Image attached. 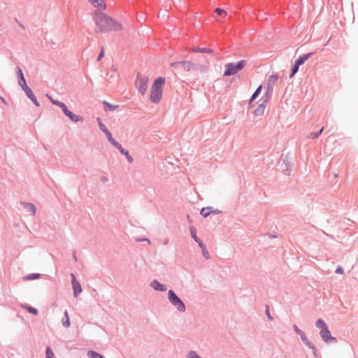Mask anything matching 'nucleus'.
Masks as SVG:
<instances>
[{
    "mask_svg": "<svg viewBox=\"0 0 358 358\" xmlns=\"http://www.w3.org/2000/svg\"><path fill=\"white\" fill-rule=\"evenodd\" d=\"M54 105H57L59 107H60L64 114L66 113L69 110L66 106L61 101L60 102H54Z\"/></svg>",
    "mask_w": 358,
    "mask_h": 358,
    "instance_id": "4be33fe9",
    "label": "nucleus"
},
{
    "mask_svg": "<svg viewBox=\"0 0 358 358\" xmlns=\"http://www.w3.org/2000/svg\"><path fill=\"white\" fill-rule=\"evenodd\" d=\"M40 277V275L38 274V273H34V274H31V275H28L27 276H25L24 278V280H34V279H37Z\"/></svg>",
    "mask_w": 358,
    "mask_h": 358,
    "instance_id": "bb28decb",
    "label": "nucleus"
},
{
    "mask_svg": "<svg viewBox=\"0 0 358 358\" xmlns=\"http://www.w3.org/2000/svg\"><path fill=\"white\" fill-rule=\"evenodd\" d=\"M24 207L27 209L30 215H34L36 213V208L31 203H23Z\"/></svg>",
    "mask_w": 358,
    "mask_h": 358,
    "instance_id": "2eb2a0df",
    "label": "nucleus"
},
{
    "mask_svg": "<svg viewBox=\"0 0 358 358\" xmlns=\"http://www.w3.org/2000/svg\"><path fill=\"white\" fill-rule=\"evenodd\" d=\"M98 120V122H99V128L103 132V133H108V129L105 127V125L101 122L100 119L98 118L97 119Z\"/></svg>",
    "mask_w": 358,
    "mask_h": 358,
    "instance_id": "c85d7f7f",
    "label": "nucleus"
},
{
    "mask_svg": "<svg viewBox=\"0 0 358 358\" xmlns=\"http://www.w3.org/2000/svg\"><path fill=\"white\" fill-rule=\"evenodd\" d=\"M301 336V339L303 340V341L306 344V345H309V341L307 339L306 336H305L304 333L303 332L302 334H300Z\"/></svg>",
    "mask_w": 358,
    "mask_h": 358,
    "instance_id": "ea45409f",
    "label": "nucleus"
},
{
    "mask_svg": "<svg viewBox=\"0 0 358 358\" xmlns=\"http://www.w3.org/2000/svg\"><path fill=\"white\" fill-rule=\"evenodd\" d=\"M310 56V54H306V55H304L301 57H300L296 62L295 63L300 66L301 64H303Z\"/></svg>",
    "mask_w": 358,
    "mask_h": 358,
    "instance_id": "dca6fc26",
    "label": "nucleus"
},
{
    "mask_svg": "<svg viewBox=\"0 0 358 358\" xmlns=\"http://www.w3.org/2000/svg\"><path fill=\"white\" fill-rule=\"evenodd\" d=\"M169 299L172 305L176 306L180 312L185 311V306L180 299L174 293L173 290L169 291Z\"/></svg>",
    "mask_w": 358,
    "mask_h": 358,
    "instance_id": "20e7f679",
    "label": "nucleus"
},
{
    "mask_svg": "<svg viewBox=\"0 0 358 358\" xmlns=\"http://www.w3.org/2000/svg\"><path fill=\"white\" fill-rule=\"evenodd\" d=\"M31 100L33 101V103L36 106H39V103L38 102L36 96H34V98L31 99Z\"/></svg>",
    "mask_w": 358,
    "mask_h": 358,
    "instance_id": "a18cd8bd",
    "label": "nucleus"
},
{
    "mask_svg": "<svg viewBox=\"0 0 358 358\" xmlns=\"http://www.w3.org/2000/svg\"><path fill=\"white\" fill-rule=\"evenodd\" d=\"M195 68L201 74L207 73L209 71V66L208 64H199L195 66Z\"/></svg>",
    "mask_w": 358,
    "mask_h": 358,
    "instance_id": "f8f14e48",
    "label": "nucleus"
},
{
    "mask_svg": "<svg viewBox=\"0 0 358 358\" xmlns=\"http://www.w3.org/2000/svg\"><path fill=\"white\" fill-rule=\"evenodd\" d=\"M245 65V61L241 60L236 64L228 63L224 66V76H231L235 75L239 71L242 70Z\"/></svg>",
    "mask_w": 358,
    "mask_h": 358,
    "instance_id": "7ed1b4c3",
    "label": "nucleus"
},
{
    "mask_svg": "<svg viewBox=\"0 0 358 358\" xmlns=\"http://www.w3.org/2000/svg\"><path fill=\"white\" fill-rule=\"evenodd\" d=\"M188 358H201L194 351H191L188 354Z\"/></svg>",
    "mask_w": 358,
    "mask_h": 358,
    "instance_id": "c9c22d12",
    "label": "nucleus"
},
{
    "mask_svg": "<svg viewBox=\"0 0 358 358\" xmlns=\"http://www.w3.org/2000/svg\"><path fill=\"white\" fill-rule=\"evenodd\" d=\"M152 287L155 290L165 291L166 287L165 285L159 283L157 280H155L151 282Z\"/></svg>",
    "mask_w": 358,
    "mask_h": 358,
    "instance_id": "1a4fd4ad",
    "label": "nucleus"
},
{
    "mask_svg": "<svg viewBox=\"0 0 358 358\" xmlns=\"http://www.w3.org/2000/svg\"><path fill=\"white\" fill-rule=\"evenodd\" d=\"M23 308H26L29 313H31L35 315H38V310L33 307L23 306Z\"/></svg>",
    "mask_w": 358,
    "mask_h": 358,
    "instance_id": "a878e982",
    "label": "nucleus"
},
{
    "mask_svg": "<svg viewBox=\"0 0 358 358\" xmlns=\"http://www.w3.org/2000/svg\"><path fill=\"white\" fill-rule=\"evenodd\" d=\"M323 131V128H322L319 131L317 132H315V133H310L308 136V138H312V139H314V138H316L319 136V135Z\"/></svg>",
    "mask_w": 358,
    "mask_h": 358,
    "instance_id": "c756f323",
    "label": "nucleus"
},
{
    "mask_svg": "<svg viewBox=\"0 0 358 358\" xmlns=\"http://www.w3.org/2000/svg\"><path fill=\"white\" fill-rule=\"evenodd\" d=\"M190 231H191V234H192V238H194V240L198 243V244L199 245V242H202L201 241H200L197 236H196V229L194 228V227H192L190 229Z\"/></svg>",
    "mask_w": 358,
    "mask_h": 358,
    "instance_id": "b1692460",
    "label": "nucleus"
},
{
    "mask_svg": "<svg viewBox=\"0 0 358 358\" xmlns=\"http://www.w3.org/2000/svg\"><path fill=\"white\" fill-rule=\"evenodd\" d=\"M106 135L108 138V140H112L113 137H112V135L110 134V132L108 131V133H106Z\"/></svg>",
    "mask_w": 358,
    "mask_h": 358,
    "instance_id": "09e8293b",
    "label": "nucleus"
},
{
    "mask_svg": "<svg viewBox=\"0 0 358 358\" xmlns=\"http://www.w3.org/2000/svg\"><path fill=\"white\" fill-rule=\"evenodd\" d=\"M336 272L338 273H343V269L341 267H338L336 270Z\"/></svg>",
    "mask_w": 358,
    "mask_h": 358,
    "instance_id": "49530a36",
    "label": "nucleus"
},
{
    "mask_svg": "<svg viewBox=\"0 0 358 358\" xmlns=\"http://www.w3.org/2000/svg\"><path fill=\"white\" fill-rule=\"evenodd\" d=\"M262 85H259L257 87V89L256 90V91L252 94V97L250 99V103H251L257 98V96L260 94V92L262 91Z\"/></svg>",
    "mask_w": 358,
    "mask_h": 358,
    "instance_id": "aec40b11",
    "label": "nucleus"
},
{
    "mask_svg": "<svg viewBox=\"0 0 358 358\" xmlns=\"http://www.w3.org/2000/svg\"><path fill=\"white\" fill-rule=\"evenodd\" d=\"M19 85L22 87L23 90L25 89L26 87H28L26 83V80L24 78H21L19 81Z\"/></svg>",
    "mask_w": 358,
    "mask_h": 358,
    "instance_id": "f704fd0d",
    "label": "nucleus"
},
{
    "mask_svg": "<svg viewBox=\"0 0 358 358\" xmlns=\"http://www.w3.org/2000/svg\"><path fill=\"white\" fill-rule=\"evenodd\" d=\"M220 212L218 210H212L210 207L207 208H203L201 210V215H203L204 217H206L208 216L210 213H215L217 214Z\"/></svg>",
    "mask_w": 358,
    "mask_h": 358,
    "instance_id": "9b49d317",
    "label": "nucleus"
},
{
    "mask_svg": "<svg viewBox=\"0 0 358 358\" xmlns=\"http://www.w3.org/2000/svg\"><path fill=\"white\" fill-rule=\"evenodd\" d=\"M87 356L90 357V358H103V356H101V355L98 354L97 352H94V351H89L87 352Z\"/></svg>",
    "mask_w": 358,
    "mask_h": 358,
    "instance_id": "412c9836",
    "label": "nucleus"
},
{
    "mask_svg": "<svg viewBox=\"0 0 358 358\" xmlns=\"http://www.w3.org/2000/svg\"><path fill=\"white\" fill-rule=\"evenodd\" d=\"M279 79V77L277 75H272L269 77L268 81V89H272V87L276 84Z\"/></svg>",
    "mask_w": 358,
    "mask_h": 358,
    "instance_id": "4468645a",
    "label": "nucleus"
},
{
    "mask_svg": "<svg viewBox=\"0 0 358 358\" xmlns=\"http://www.w3.org/2000/svg\"><path fill=\"white\" fill-rule=\"evenodd\" d=\"M294 329L297 334H299V335L302 334L303 331H301L296 326H294Z\"/></svg>",
    "mask_w": 358,
    "mask_h": 358,
    "instance_id": "c03bdc74",
    "label": "nucleus"
},
{
    "mask_svg": "<svg viewBox=\"0 0 358 358\" xmlns=\"http://www.w3.org/2000/svg\"><path fill=\"white\" fill-rule=\"evenodd\" d=\"M109 142L118 150L120 149L122 147V145L119 143H117L113 138H112V140H109Z\"/></svg>",
    "mask_w": 358,
    "mask_h": 358,
    "instance_id": "72a5a7b5",
    "label": "nucleus"
},
{
    "mask_svg": "<svg viewBox=\"0 0 358 358\" xmlns=\"http://www.w3.org/2000/svg\"><path fill=\"white\" fill-rule=\"evenodd\" d=\"M299 67V66L295 63L290 76L291 77H292L298 71Z\"/></svg>",
    "mask_w": 358,
    "mask_h": 358,
    "instance_id": "e433bc0d",
    "label": "nucleus"
},
{
    "mask_svg": "<svg viewBox=\"0 0 358 358\" xmlns=\"http://www.w3.org/2000/svg\"><path fill=\"white\" fill-rule=\"evenodd\" d=\"M50 101L52 102V104H54V102H59V101L55 100L52 99V96L47 95Z\"/></svg>",
    "mask_w": 358,
    "mask_h": 358,
    "instance_id": "de8ad7c7",
    "label": "nucleus"
},
{
    "mask_svg": "<svg viewBox=\"0 0 358 358\" xmlns=\"http://www.w3.org/2000/svg\"><path fill=\"white\" fill-rule=\"evenodd\" d=\"M94 7L102 10H106V6L103 0H88Z\"/></svg>",
    "mask_w": 358,
    "mask_h": 358,
    "instance_id": "6e6552de",
    "label": "nucleus"
},
{
    "mask_svg": "<svg viewBox=\"0 0 358 358\" xmlns=\"http://www.w3.org/2000/svg\"><path fill=\"white\" fill-rule=\"evenodd\" d=\"M109 142L118 150L120 149L122 147V145L119 143H117L113 138H112V140H109Z\"/></svg>",
    "mask_w": 358,
    "mask_h": 358,
    "instance_id": "473e14b6",
    "label": "nucleus"
},
{
    "mask_svg": "<svg viewBox=\"0 0 358 358\" xmlns=\"http://www.w3.org/2000/svg\"><path fill=\"white\" fill-rule=\"evenodd\" d=\"M215 12L217 14H218L219 15H222L223 17H226V16H227V11H226V10H222V9L219 8H216V9L215 10Z\"/></svg>",
    "mask_w": 358,
    "mask_h": 358,
    "instance_id": "7c9ffc66",
    "label": "nucleus"
},
{
    "mask_svg": "<svg viewBox=\"0 0 358 358\" xmlns=\"http://www.w3.org/2000/svg\"><path fill=\"white\" fill-rule=\"evenodd\" d=\"M104 104L109 108V110H115L117 106H113V105H111L109 103H106V102H104Z\"/></svg>",
    "mask_w": 358,
    "mask_h": 358,
    "instance_id": "4c0bfd02",
    "label": "nucleus"
},
{
    "mask_svg": "<svg viewBox=\"0 0 358 358\" xmlns=\"http://www.w3.org/2000/svg\"><path fill=\"white\" fill-rule=\"evenodd\" d=\"M103 55H104V50H103V49L102 48V50H101V52H100V54H99V57H98V58H97V60H98V61L101 60V58L103 57Z\"/></svg>",
    "mask_w": 358,
    "mask_h": 358,
    "instance_id": "37998d69",
    "label": "nucleus"
},
{
    "mask_svg": "<svg viewBox=\"0 0 358 358\" xmlns=\"http://www.w3.org/2000/svg\"><path fill=\"white\" fill-rule=\"evenodd\" d=\"M320 335L325 342L336 341V338L331 336V333L327 327L321 329Z\"/></svg>",
    "mask_w": 358,
    "mask_h": 358,
    "instance_id": "0eeeda50",
    "label": "nucleus"
},
{
    "mask_svg": "<svg viewBox=\"0 0 358 358\" xmlns=\"http://www.w3.org/2000/svg\"><path fill=\"white\" fill-rule=\"evenodd\" d=\"M0 99H1V97L0 96Z\"/></svg>",
    "mask_w": 358,
    "mask_h": 358,
    "instance_id": "8fccbe9b",
    "label": "nucleus"
},
{
    "mask_svg": "<svg viewBox=\"0 0 358 358\" xmlns=\"http://www.w3.org/2000/svg\"><path fill=\"white\" fill-rule=\"evenodd\" d=\"M65 115L73 122H77L79 121L83 120V117L78 116L76 115H74L73 113H71L70 110H68Z\"/></svg>",
    "mask_w": 358,
    "mask_h": 358,
    "instance_id": "ddd939ff",
    "label": "nucleus"
},
{
    "mask_svg": "<svg viewBox=\"0 0 358 358\" xmlns=\"http://www.w3.org/2000/svg\"><path fill=\"white\" fill-rule=\"evenodd\" d=\"M72 278V286L73 289L74 296H77L78 294L82 292V288L80 282L77 281L76 276L73 273L71 274Z\"/></svg>",
    "mask_w": 358,
    "mask_h": 358,
    "instance_id": "423d86ee",
    "label": "nucleus"
},
{
    "mask_svg": "<svg viewBox=\"0 0 358 358\" xmlns=\"http://www.w3.org/2000/svg\"><path fill=\"white\" fill-rule=\"evenodd\" d=\"M165 83L163 78H157L155 79L150 90V99L154 103H158L162 96V89Z\"/></svg>",
    "mask_w": 358,
    "mask_h": 358,
    "instance_id": "f03ea898",
    "label": "nucleus"
},
{
    "mask_svg": "<svg viewBox=\"0 0 358 358\" xmlns=\"http://www.w3.org/2000/svg\"><path fill=\"white\" fill-rule=\"evenodd\" d=\"M17 75H18V76H19V78H20V80L21 78H24V75H23V73H22V71L21 69H20V68H18V69H17Z\"/></svg>",
    "mask_w": 358,
    "mask_h": 358,
    "instance_id": "a19ab883",
    "label": "nucleus"
},
{
    "mask_svg": "<svg viewBox=\"0 0 358 358\" xmlns=\"http://www.w3.org/2000/svg\"><path fill=\"white\" fill-rule=\"evenodd\" d=\"M199 247L202 249V253H203V255L204 257H206V259H208L209 257V254L208 252V251L206 250L204 245L203 244L202 242H199Z\"/></svg>",
    "mask_w": 358,
    "mask_h": 358,
    "instance_id": "5701e85b",
    "label": "nucleus"
},
{
    "mask_svg": "<svg viewBox=\"0 0 358 358\" xmlns=\"http://www.w3.org/2000/svg\"><path fill=\"white\" fill-rule=\"evenodd\" d=\"M148 79L145 77L139 78L136 81V86L141 94H144L147 91Z\"/></svg>",
    "mask_w": 358,
    "mask_h": 358,
    "instance_id": "39448f33",
    "label": "nucleus"
},
{
    "mask_svg": "<svg viewBox=\"0 0 358 358\" xmlns=\"http://www.w3.org/2000/svg\"><path fill=\"white\" fill-rule=\"evenodd\" d=\"M46 358H55L54 353L50 348L46 349Z\"/></svg>",
    "mask_w": 358,
    "mask_h": 358,
    "instance_id": "2f4dec72",
    "label": "nucleus"
},
{
    "mask_svg": "<svg viewBox=\"0 0 358 358\" xmlns=\"http://www.w3.org/2000/svg\"><path fill=\"white\" fill-rule=\"evenodd\" d=\"M26 93L27 96L31 99L34 98L35 96L32 92L31 90L29 87H26L24 90H23Z\"/></svg>",
    "mask_w": 358,
    "mask_h": 358,
    "instance_id": "393cba45",
    "label": "nucleus"
},
{
    "mask_svg": "<svg viewBox=\"0 0 358 358\" xmlns=\"http://www.w3.org/2000/svg\"><path fill=\"white\" fill-rule=\"evenodd\" d=\"M316 326H317V327H318V328H321V329H324V328L327 327V324H326L324 323V322L322 320H321V319H320V320H318L317 321V322H316Z\"/></svg>",
    "mask_w": 358,
    "mask_h": 358,
    "instance_id": "cd10ccee",
    "label": "nucleus"
},
{
    "mask_svg": "<svg viewBox=\"0 0 358 358\" xmlns=\"http://www.w3.org/2000/svg\"><path fill=\"white\" fill-rule=\"evenodd\" d=\"M62 323H63V326L65 327V328H68L70 327V319H69V315H68V312L67 311H65L64 312V318L62 320Z\"/></svg>",
    "mask_w": 358,
    "mask_h": 358,
    "instance_id": "f3484780",
    "label": "nucleus"
},
{
    "mask_svg": "<svg viewBox=\"0 0 358 358\" xmlns=\"http://www.w3.org/2000/svg\"><path fill=\"white\" fill-rule=\"evenodd\" d=\"M183 64H184V65L186 66V68L187 69V70H189L190 68H192V66H194V64H192L190 62H184Z\"/></svg>",
    "mask_w": 358,
    "mask_h": 358,
    "instance_id": "58836bf2",
    "label": "nucleus"
},
{
    "mask_svg": "<svg viewBox=\"0 0 358 358\" xmlns=\"http://www.w3.org/2000/svg\"><path fill=\"white\" fill-rule=\"evenodd\" d=\"M192 52H205V53H208V54H211L213 52V50L212 49H208V48H192Z\"/></svg>",
    "mask_w": 358,
    "mask_h": 358,
    "instance_id": "a211bd4d",
    "label": "nucleus"
},
{
    "mask_svg": "<svg viewBox=\"0 0 358 358\" xmlns=\"http://www.w3.org/2000/svg\"><path fill=\"white\" fill-rule=\"evenodd\" d=\"M119 150H120V152L122 155H125V157H127V159L128 160V162H129V163L133 162V158H132V157L129 154V152H128V151L125 150L122 147H121V148H120V149H119Z\"/></svg>",
    "mask_w": 358,
    "mask_h": 358,
    "instance_id": "6ab92c4d",
    "label": "nucleus"
},
{
    "mask_svg": "<svg viewBox=\"0 0 358 358\" xmlns=\"http://www.w3.org/2000/svg\"><path fill=\"white\" fill-rule=\"evenodd\" d=\"M95 31L106 33L110 31H121L124 29V24L103 13H96L94 17Z\"/></svg>",
    "mask_w": 358,
    "mask_h": 358,
    "instance_id": "f257e3e1",
    "label": "nucleus"
},
{
    "mask_svg": "<svg viewBox=\"0 0 358 358\" xmlns=\"http://www.w3.org/2000/svg\"><path fill=\"white\" fill-rule=\"evenodd\" d=\"M266 101H265L263 103L260 104L254 111V114L256 116H261L264 114L266 108Z\"/></svg>",
    "mask_w": 358,
    "mask_h": 358,
    "instance_id": "9d476101",
    "label": "nucleus"
},
{
    "mask_svg": "<svg viewBox=\"0 0 358 358\" xmlns=\"http://www.w3.org/2000/svg\"><path fill=\"white\" fill-rule=\"evenodd\" d=\"M266 315H267L268 318L270 320H273V318H272V317L271 316V314H270L269 309H268V306L266 307Z\"/></svg>",
    "mask_w": 358,
    "mask_h": 358,
    "instance_id": "79ce46f5",
    "label": "nucleus"
}]
</instances>
